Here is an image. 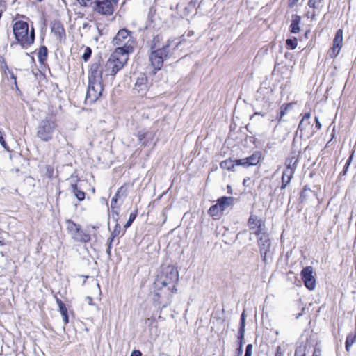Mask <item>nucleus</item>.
I'll return each mask as SVG.
<instances>
[{
	"mask_svg": "<svg viewBox=\"0 0 356 356\" xmlns=\"http://www.w3.org/2000/svg\"><path fill=\"white\" fill-rule=\"evenodd\" d=\"M112 44L116 47L114 52L129 58V55L134 51L136 43L131 32L122 29L119 30L113 38Z\"/></svg>",
	"mask_w": 356,
	"mask_h": 356,
	"instance_id": "f257e3e1",
	"label": "nucleus"
},
{
	"mask_svg": "<svg viewBox=\"0 0 356 356\" xmlns=\"http://www.w3.org/2000/svg\"><path fill=\"white\" fill-rule=\"evenodd\" d=\"M13 31L15 39L21 44L22 48H27L34 42V29L32 28L29 32L27 22L22 20L15 22L13 25Z\"/></svg>",
	"mask_w": 356,
	"mask_h": 356,
	"instance_id": "f03ea898",
	"label": "nucleus"
},
{
	"mask_svg": "<svg viewBox=\"0 0 356 356\" xmlns=\"http://www.w3.org/2000/svg\"><path fill=\"white\" fill-rule=\"evenodd\" d=\"M58 127L56 117L53 115H47L39 122L37 127L36 136L43 142H49L53 138Z\"/></svg>",
	"mask_w": 356,
	"mask_h": 356,
	"instance_id": "7ed1b4c3",
	"label": "nucleus"
},
{
	"mask_svg": "<svg viewBox=\"0 0 356 356\" xmlns=\"http://www.w3.org/2000/svg\"><path fill=\"white\" fill-rule=\"evenodd\" d=\"M179 281V273L173 266H168L163 268L161 274L157 277L154 284L156 287L161 289L163 287L172 288L176 291L175 285Z\"/></svg>",
	"mask_w": 356,
	"mask_h": 356,
	"instance_id": "20e7f679",
	"label": "nucleus"
},
{
	"mask_svg": "<svg viewBox=\"0 0 356 356\" xmlns=\"http://www.w3.org/2000/svg\"><path fill=\"white\" fill-rule=\"evenodd\" d=\"M128 58L124 56L113 52L104 66V76H112L123 68L128 60Z\"/></svg>",
	"mask_w": 356,
	"mask_h": 356,
	"instance_id": "39448f33",
	"label": "nucleus"
},
{
	"mask_svg": "<svg viewBox=\"0 0 356 356\" xmlns=\"http://www.w3.org/2000/svg\"><path fill=\"white\" fill-rule=\"evenodd\" d=\"M169 42L163 45L162 48H156L154 45L151 47L152 51L149 55V61L155 70H160L163 66V61L170 56Z\"/></svg>",
	"mask_w": 356,
	"mask_h": 356,
	"instance_id": "423d86ee",
	"label": "nucleus"
},
{
	"mask_svg": "<svg viewBox=\"0 0 356 356\" xmlns=\"http://www.w3.org/2000/svg\"><path fill=\"white\" fill-rule=\"evenodd\" d=\"M103 86L102 81L88 80V90L86 95V102L92 104L102 95Z\"/></svg>",
	"mask_w": 356,
	"mask_h": 356,
	"instance_id": "0eeeda50",
	"label": "nucleus"
},
{
	"mask_svg": "<svg viewBox=\"0 0 356 356\" xmlns=\"http://www.w3.org/2000/svg\"><path fill=\"white\" fill-rule=\"evenodd\" d=\"M118 0H95L93 10L103 15H111Z\"/></svg>",
	"mask_w": 356,
	"mask_h": 356,
	"instance_id": "6e6552de",
	"label": "nucleus"
},
{
	"mask_svg": "<svg viewBox=\"0 0 356 356\" xmlns=\"http://www.w3.org/2000/svg\"><path fill=\"white\" fill-rule=\"evenodd\" d=\"M260 254L264 262H267V257L270 252L271 243L268 236L262 234L258 241Z\"/></svg>",
	"mask_w": 356,
	"mask_h": 356,
	"instance_id": "1a4fd4ad",
	"label": "nucleus"
},
{
	"mask_svg": "<svg viewBox=\"0 0 356 356\" xmlns=\"http://www.w3.org/2000/svg\"><path fill=\"white\" fill-rule=\"evenodd\" d=\"M302 280L305 286L309 290L314 289L316 286V280L313 275V268L307 266L301 271Z\"/></svg>",
	"mask_w": 356,
	"mask_h": 356,
	"instance_id": "9d476101",
	"label": "nucleus"
},
{
	"mask_svg": "<svg viewBox=\"0 0 356 356\" xmlns=\"http://www.w3.org/2000/svg\"><path fill=\"white\" fill-rule=\"evenodd\" d=\"M343 45V31L342 29L337 30L333 40V45L329 52V56L331 58H335L340 52Z\"/></svg>",
	"mask_w": 356,
	"mask_h": 356,
	"instance_id": "9b49d317",
	"label": "nucleus"
},
{
	"mask_svg": "<svg viewBox=\"0 0 356 356\" xmlns=\"http://www.w3.org/2000/svg\"><path fill=\"white\" fill-rule=\"evenodd\" d=\"M104 75V67H101L99 62L92 63L89 71L88 80L102 81Z\"/></svg>",
	"mask_w": 356,
	"mask_h": 356,
	"instance_id": "f8f14e48",
	"label": "nucleus"
},
{
	"mask_svg": "<svg viewBox=\"0 0 356 356\" xmlns=\"http://www.w3.org/2000/svg\"><path fill=\"white\" fill-rule=\"evenodd\" d=\"M261 156V154L259 152H257L249 157L242 159H236V163L237 165H241L244 167L256 165L260 161Z\"/></svg>",
	"mask_w": 356,
	"mask_h": 356,
	"instance_id": "ddd939ff",
	"label": "nucleus"
},
{
	"mask_svg": "<svg viewBox=\"0 0 356 356\" xmlns=\"http://www.w3.org/2000/svg\"><path fill=\"white\" fill-rule=\"evenodd\" d=\"M298 158L294 154L286 160V168L284 170V175L291 176L297 168Z\"/></svg>",
	"mask_w": 356,
	"mask_h": 356,
	"instance_id": "4468645a",
	"label": "nucleus"
},
{
	"mask_svg": "<svg viewBox=\"0 0 356 356\" xmlns=\"http://www.w3.org/2000/svg\"><path fill=\"white\" fill-rule=\"evenodd\" d=\"M71 236L76 242L87 243L90 240V234L82 230L81 226L71 234Z\"/></svg>",
	"mask_w": 356,
	"mask_h": 356,
	"instance_id": "2eb2a0df",
	"label": "nucleus"
},
{
	"mask_svg": "<svg viewBox=\"0 0 356 356\" xmlns=\"http://www.w3.org/2000/svg\"><path fill=\"white\" fill-rule=\"evenodd\" d=\"M154 138V134L151 131H141L138 133V138L143 146L147 145L149 141Z\"/></svg>",
	"mask_w": 356,
	"mask_h": 356,
	"instance_id": "dca6fc26",
	"label": "nucleus"
},
{
	"mask_svg": "<svg viewBox=\"0 0 356 356\" xmlns=\"http://www.w3.org/2000/svg\"><path fill=\"white\" fill-rule=\"evenodd\" d=\"M301 21L300 16L293 14L291 16V24L290 25V31L293 33H297L300 31V23Z\"/></svg>",
	"mask_w": 356,
	"mask_h": 356,
	"instance_id": "f3484780",
	"label": "nucleus"
},
{
	"mask_svg": "<svg viewBox=\"0 0 356 356\" xmlns=\"http://www.w3.org/2000/svg\"><path fill=\"white\" fill-rule=\"evenodd\" d=\"M147 79L144 76L138 77L136 81L134 90L138 93H144L147 89Z\"/></svg>",
	"mask_w": 356,
	"mask_h": 356,
	"instance_id": "a211bd4d",
	"label": "nucleus"
},
{
	"mask_svg": "<svg viewBox=\"0 0 356 356\" xmlns=\"http://www.w3.org/2000/svg\"><path fill=\"white\" fill-rule=\"evenodd\" d=\"M233 200L232 197H222L218 199L217 204L219 206V209H221V211H224L232 204Z\"/></svg>",
	"mask_w": 356,
	"mask_h": 356,
	"instance_id": "6ab92c4d",
	"label": "nucleus"
},
{
	"mask_svg": "<svg viewBox=\"0 0 356 356\" xmlns=\"http://www.w3.org/2000/svg\"><path fill=\"white\" fill-rule=\"evenodd\" d=\"M324 0H309L308 6L314 9L313 15H315V10L320 11L323 7Z\"/></svg>",
	"mask_w": 356,
	"mask_h": 356,
	"instance_id": "aec40b11",
	"label": "nucleus"
},
{
	"mask_svg": "<svg viewBox=\"0 0 356 356\" xmlns=\"http://www.w3.org/2000/svg\"><path fill=\"white\" fill-rule=\"evenodd\" d=\"M261 225V220L257 216L251 215L248 220V226L250 229H254Z\"/></svg>",
	"mask_w": 356,
	"mask_h": 356,
	"instance_id": "412c9836",
	"label": "nucleus"
},
{
	"mask_svg": "<svg viewBox=\"0 0 356 356\" xmlns=\"http://www.w3.org/2000/svg\"><path fill=\"white\" fill-rule=\"evenodd\" d=\"M221 168L226 169L227 170H234V168L235 165H237L236 163V160L227 159L222 161L220 164Z\"/></svg>",
	"mask_w": 356,
	"mask_h": 356,
	"instance_id": "4be33fe9",
	"label": "nucleus"
},
{
	"mask_svg": "<svg viewBox=\"0 0 356 356\" xmlns=\"http://www.w3.org/2000/svg\"><path fill=\"white\" fill-rule=\"evenodd\" d=\"M356 342V334L350 333L348 334L346 340V350L349 352L351 346Z\"/></svg>",
	"mask_w": 356,
	"mask_h": 356,
	"instance_id": "5701e85b",
	"label": "nucleus"
},
{
	"mask_svg": "<svg viewBox=\"0 0 356 356\" xmlns=\"http://www.w3.org/2000/svg\"><path fill=\"white\" fill-rule=\"evenodd\" d=\"M71 186L72 188V192L74 194V195L76 197V198L79 201L83 200L85 199V195H86L85 193L83 191H82L80 188H79L76 184H72Z\"/></svg>",
	"mask_w": 356,
	"mask_h": 356,
	"instance_id": "b1692460",
	"label": "nucleus"
},
{
	"mask_svg": "<svg viewBox=\"0 0 356 356\" xmlns=\"http://www.w3.org/2000/svg\"><path fill=\"white\" fill-rule=\"evenodd\" d=\"M52 32L59 38L65 35V31L60 24H55L52 26Z\"/></svg>",
	"mask_w": 356,
	"mask_h": 356,
	"instance_id": "393cba45",
	"label": "nucleus"
},
{
	"mask_svg": "<svg viewBox=\"0 0 356 356\" xmlns=\"http://www.w3.org/2000/svg\"><path fill=\"white\" fill-rule=\"evenodd\" d=\"M311 117V114L310 113H305L302 120H300V123H299V125H298V130L296 131V134H298V133L300 131V136L302 137V132L304 131V122H305L306 121H308L309 120V118Z\"/></svg>",
	"mask_w": 356,
	"mask_h": 356,
	"instance_id": "a878e982",
	"label": "nucleus"
},
{
	"mask_svg": "<svg viewBox=\"0 0 356 356\" xmlns=\"http://www.w3.org/2000/svg\"><path fill=\"white\" fill-rule=\"evenodd\" d=\"M47 48L44 46L41 47L38 53V60L40 63H44L47 57Z\"/></svg>",
	"mask_w": 356,
	"mask_h": 356,
	"instance_id": "bb28decb",
	"label": "nucleus"
},
{
	"mask_svg": "<svg viewBox=\"0 0 356 356\" xmlns=\"http://www.w3.org/2000/svg\"><path fill=\"white\" fill-rule=\"evenodd\" d=\"M294 173H291V176H287L284 175V172H282V185H281V189H285L287 185L291 182V179L293 177Z\"/></svg>",
	"mask_w": 356,
	"mask_h": 356,
	"instance_id": "cd10ccee",
	"label": "nucleus"
},
{
	"mask_svg": "<svg viewBox=\"0 0 356 356\" xmlns=\"http://www.w3.org/2000/svg\"><path fill=\"white\" fill-rule=\"evenodd\" d=\"M66 223H67V229L68 232H70V235L73 232H74L78 229V227H80L79 225L76 224L75 222H74L71 220H67L66 221Z\"/></svg>",
	"mask_w": 356,
	"mask_h": 356,
	"instance_id": "c85d7f7f",
	"label": "nucleus"
},
{
	"mask_svg": "<svg viewBox=\"0 0 356 356\" xmlns=\"http://www.w3.org/2000/svg\"><path fill=\"white\" fill-rule=\"evenodd\" d=\"M222 211L217 203L211 206L208 211L209 213L212 216H218L219 213Z\"/></svg>",
	"mask_w": 356,
	"mask_h": 356,
	"instance_id": "c756f323",
	"label": "nucleus"
},
{
	"mask_svg": "<svg viewBox=\"0 0 356 356\" xmlns=\"http://www.w3.org/2000/svg\"><path fill=\"white\" fill-rule=\"evenodd\" d=\"M120 230H121L120 225L118 224H116L114 227V230L111 233V237L110 238V243L113 241V240L115 237L118 236L120 234Z\"/></svg>",
	"mask_w": 356,
	"mask_h": 356,
	"instance_id": "7c9ffc66",
	"label": "nucleus"
},
{
	"mask_svg": "<svg viewBox=\"0 0 356 356\" xmlns=\"http://www.w3.org/2000/svg\"><path fill=\"white\" fill-rule=\"evenodd\" d=\"M291 106V104H288L285 105H282L281 107V111L280 113V116L278 117V121L280 122L282 120V117L285 115L287 110Z\"/></svg>",
	"mask_w": 356,
	"mask_h": 356,
	"instance_id": "2f4dec72",
	"label": "nucleus"
},
{
	"mask_svg": "<svg viewBox=\"0 0 356 356\" xmlns=\"http://www.w3.org/2000/svg\"><path fill=\"white\" fill-rule=\"evenodd\" d=\"M286 44V46L291 49H295L298 45L297 40L296 38L287 39Z\"/></svg>",
	"mask_w": 356,
	"mask_h": 356,
	"instance_id": "473e14b6",
	"label": "nucleus"
},
{
	"mask_svg": "<svg viewBox=\"0 0 356 356\" xmlns=\"http://www.w3.org/2000/svg\"><path fill=\"white\" fill-rule=\"evenodd\" d=\"M56 302L59 307L60 312L62 314H65L67 313V309L65 306V305L58 298L56 299Z\"/></svg>",
	"mask_w": 356,
	"mask_h": 356,
	"instance_id": "72a5a7b5",
	"label": "nucleus"
},
{
	"mask_svg": "<svg viewBox=\"0 0 356 356\" xmlns=\"http://www.w3.org/2000/svg\"><path fill=\"white\" fill-rule=\"evenodd\" d=\"M245 317L244 312L242 313L241 316V326H240V332L241 337H243V334L245 332Z\"/></svg>",
	"mask_w": 356,
	"mask_h": 356,
	"instance_id": "f704fd0d",
	"label": "nucleus"
},
{
	"mask_svg": "<svg viewBox=\"0 0 356 356\" xmlns=\"http://www.w3.org/2000/svg\"><path fill=\"white\" fill-rule=\"evenodd\" d=\"M305 346H298L295 351V356H305Z\"/></svg>",
	"mask_w": 356,
	"mask_h": 356,
	"instance_id": "c9c22d12",
	"label": "nucleus"
},
{
	"mask_svg": "<svg viewBox=\"0 0 356 356\" xmlns=\"http://www.w3.org/2000/svg\"><path fill=\"white\" fill-rule=\"evenodd\" d=\"M92 50L90 47H87L84 49V53L82 55V58L86 62L90 58Z\"/></svg>",
	"mask_w": 356,
	"mask_h": 356,
	"instance_id": "e433bc0d",
	"label": "nucleus"
},
{
	"mask_svg": "<svg viewBox=\"0 0 356 356\" xmlns=\"http://www.w3.org/2000/svg\"><path fill=\"white\" fill-rule=\"evenodd\" d=\"M286 351V346H278L276 348L275 356H284Z\"/></svg>",
	"mask_w": 356,
	"mask_h": 356,
	"instance_id": "4c0bfd02",
	"label": "nucleus"
},
{
	"mask_svg": "<svg viewBox=\"0 0 356 356\" xmlns=\"http://www.w3.org/2000/svg\"><path fill=\"white\" fill-rule=\"evenodd\" d=\"M0 143L2 145V147L4 148V149H6V151H8V152L10 151L9 147L4 140L3 134L1 130H0Z\"/></svg>",
	"mask_w": 356,
	"mask_h": 356,
	"instance_id": "58836bf2",
	"label": "nucleus"
},
{
	"mask_svg": "<svg viewBox=\"0 0 356 356\" xmlns=\"http://www.w3.org/2000/svg\"><path fill=\"white\" fill-rule=\"evenodd\" d=\"M136 217V213H131L130 215H129V220L127 222V223L125 224L124 227L126 228L129 227L131 223L133 222V221L135 220Z\"/></svg>",
	"mask_w": 356,
	"mask_h": 356,
	"instance_id": "ea45409f",
	"label": "nucleus"
},
{
	"mask_svg": "<svg viewBox=\"0 0 356 356\" xmlns=\"http://www.w3.org/2000/svg\"><path fill=\"white\" fill-rule=\"evenodd\" d=\"M252 349H253V346L252 344H248L246 346L245 356H252Z\"/></svg>",
	"mask_w": 356,
	"mask_h": 356,
	"instance_id": "a19ab883",
	"label": "nucleus"
},
{
	"mask_svg": "<svg viewBox=\"0 0 356 356\" xmlns=\"http://www.w3.org/2000/svg\"><path fill=\"white\" fill-rule=\"evenodd\" d=\"M262 225H260L258 227L254 229H252L251 230V233L257 235V236H259L262 234V227H261Z\"/></svg>",
	"mask_w": 356,
	"mask_h": 356,
	"instance_id": "79ce46f5",
	"label": "nucleus"
},
{
	"mask_svg": "<svg viewBox=\"0 0 356 356\" xmlns=\"http://www.w3.org/2000/svg\"><path fill=\"white\" fill-rule=\"evenodd\" d=\"M79 3L84 6H89L92 3V0H78Z\"/></svg>",
	"mask_w": 356,
	"mask_h": 356,
	"instance_id": "37998d69",
	"label": "nucleus"
},
{
	"mask_svg": "<svg viewBox=\"0 0 356 356\" xmlns=\"http://www.w3.org/2000/svg\"><path fill=\"white\" fill-rule=\"evenodd\" d=\"M244 334H245V332L243 334V337H241L240 330H238V340H239V347L238 348H243Z\"/></svg>",
	"mask_w": 356,
	"mask_h": 356,
	"instance_id": "c03bdc74",
	"label": "nucleus"
},
{
	"mask_svg": "<svg viewBox=\"0 0 356 356\" xmlns=\"http://www.w3.org/2000/svg\"><path fill=\"white\" fill-rule=\"evenodd\" d=\"M299 0H289L288 6L290 8L294 7Z\"/></svg>",
	"mask_w": 356,
	"mask_h": 356,
	"instance_id": "a18cd8bd",
	"label": "nucleus"
},
{
	"mask_svg": "<svg viewBox=\"0 0 356 356\" xmlns=\"http://www.w3.org/2000/svg\"><path fill=\"white\" fill-rule=\"evenodd\" d=\"M312 356H321V350L318 348H315Z\"/></svg>",
	"mask_w": 356,
	"mask_h": 356,
	"instance_id": "49530a36",
	"label": "nucleus"
},
{
	"mask_svg": "<svg viewBox=\"0 0 356 356\" xmlns=\"http://www.w3.org/2000/svg\"><path fill=\"white\" fill-rule=\"evenodd\" d=\"M117 194L111 199V207L112 208L115 207V205L117 202Z\"/></svg>",
	"mask_w": 356,
	"mask_h": 356,
	"instance_id": "de8ad7c7",
	"label": "nucleus"
},
{
	"mask_svg": "<svg viewBox=\"0 0 356 356\" xmlns=\"http://www.w3.org/2000/svg\"><path fill=\"white\" fill-rule=\"evenodd\" d=\"M315 122H316V127L317 128V129L318 130L321 129V124L319 122V120H318V117H315Z\"/></svg>",
	"mask_w": 356,
	"mask_h": 356,
	"instance_id": "09e8293b",
	"label": "nucleus"
},
{
	"mask_svg": "<svg viewBox=\"0 0 356 356\" xmlns=\"http://www.w3.org/2000/svg\"><path fill=\"white\" fill-rule=\"evenodd\" d=\"M130 356H142V353L140 350H135L132 351Z\"/></svg>",
	"mask_w": 356,
	"mask_h": 356,
	"instance_id": "8fccbe9b",
	"label": "nucleus"
},
{
	"mask_svg": "<svg viewBox=\"0 0 356 356\" xmlns=\"http://www.w3.org/2000/svg\"><path fill=\"white\" fill-rule=\"evenodd\" d=\"M3 71H4V73H5V74H6V75H7V72L8 73V72H9V71H11V70L8 68V65H7V64H6V63H4V65H3Z\"/></svg>",
	"mask_w": 356,
	"mask_h": 356,
	"instance_id": "3c124183",
	"label": "nucleus"
},
{
	"mask_svg": "<svg viewBox=\"0 0 356 356\" xmlns=\"http://www.w3.org/2000/svg\"><path fill=\"white\" fill-rule=\"evenodd\" d=\"M62 316H63V320L65 324L68 323L69 320H68L67 313L65 314H62Z\"/></svg>",
	"mask_w": 356,
	"mask_h": 356,
	"instance_id": "603ef678",
	"label": "nucleus"
},
{
	"mask_svg": "<svg viewBox=\"0 0 356 356\" xmlns=\"http://www.w3.org/2000/svg\"><path fill=\"white\" fill-rule=\"evenodd\" d=\"M8 74L10 75V78L14 80V82L16 84L17 83L16 76H15L13 72L12 71H9Z\"/></svg>",
	"mask_w": 356,
	"mask_h": 356,
	"instance_id": "864d4df0",
	"label": "nucleus"
},
{
	"mask_svg": "<svg viewBox=\"0 0 356 356\" xmlns=\"http://www.w3.org/2000/svg\"><path fill=\"white\" fill-rule=\"evenodd\" d=\"M351 159H352V156H350V158L348 159V160L347 161V163L346 164L344 172H346V169L348 168V165H350Z\"/></svg>",
	"mask_w": 356,
	"mask_h": 356,
	"instance_id": "5fc2aeb1",
	"label": "nucleus"
},
{
	"mask_svg": "<svg viewBox=\"0 0 356 356\" xmlns=\"http://www.w3.org/2000/svg\"><path fill=\"white\" fill-rule=\"evenodd\" d=\"M237 356H241L243 353V348H237Z\"/></svg>",
	"mask_w": 356,
	"mask_h": 356,
	"instance_id": "6e6d98bb",
	"label": "nucleus"
},
{
	"mask_svg": "<svg viewBox=\"0 0 356 356\" xmlns=\"http://www.w3.org/2000/svg\"><path fill=\"white\" fill-rule=\"evenodd\" d=\"M310 124V121H306L304 122V130Z\"/></svg>",
	"mask_w": 356,
	"mask_h": 356,
	"instance_id": "4d7b16f0",
	"label": "nucleus"
},
{
	"mask_svg": "<svg viewBox=\"0 0 356 356\" xmlns=\"http://www.w3.org/2000/svg\"><path fill=\"white\" fill-rule=\"evenodd\" d=\"M87 299L88 300V303H89L90 305H92V298H90V297H89V296H88V297H87Z\"/></svg>",
	"mask_w": 356,
	"mask_h": 356,
	"instance_id": "13d9d810",
	"label": "nucleus"
},
{
	"mask_svg": "<svg viewBox=\"0 0 356 356\" xmlns=\"http://www.w3.org/2000/svg\"><path fill=\"white\" fill-rule=\"evenodd\" d=\"M227 188H228L229 192V193H231V191H232V188H231V186H227Z\"/></svg>",
	"mask_w": 356,
	"mask_h": 356,
	"instance_id": "bf43d9fd",
	"label": "nucleus"
},
{
	"mask_svg": "<svg viewBox=\"0 0 356 356\" xmlns=\"http://www.w3.org/2000/svg\"><path fill=\"white\" fill-rule=\"evenodd\" d=\"M110 249H111V247L109 246L108 247V252H110Z\"/></svg>",
	"mask_w": 356,
	"mask_h": 356,
	"instance_id": "052dcab7",
	"label": "nucleus"
},
{
	"mask_svg": "<svg viewBox=\"0 0 356 356\" xmlns=\"http://www.w3.org/2000/svg\"><path fill=\"white\" fill-rule=\"evenodd\" d=\"M255 114H257H257H258V115H260V113H258V112H256V113H255Z\"/></svg>",
	"mask_w": 356,
	"mask_h": 356,
	"instance_id": "680f3d73",
	"label": "nucleus"
},
{
	"mask_svg": "<svg viewBox=\"0 0 356 356\" xmlns=\"http://www.w3.org/2000/svg\"><path fill=\"white\" fill-rule=\"evenodd\" d=\"M37 1L41 2L42 0H36Z\"/></svg>",
	"mask_w": 356,
	"mask_h": 356,
	"instance_id": "e2e57ef3",
	"label": "nucleus"
},
{
	"mask_svg": "<svg viewBox=\"0 0 356 356\" xmlns=\"http://www.w3.org/2000/svg\"><path fill=\"white\" fill-rule=\"evenodd\" d=\"M2 245V242L0 241V245Z\"/></svg>",
	"mask_w": 356,
	"mask_h": 356,
	"instance_id": "0e129e2a",
	"label": "nucleus"
}]
</instances>
